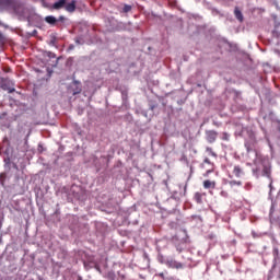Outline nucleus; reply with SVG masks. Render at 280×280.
Here are the masks:
<instances>
[{"label": "nucleus", "instance_id": "obj_15", "mask_svg": "<svg viewBox=\"0 0 280 280\" xmlns=\"http://www.w3.org/2000/svg\"><path fill=\"white\" fill-rule=\"evenodd\" d=\"M222 141H230L231 136L228 132H223L221 136Z\"/></svg>", "mask_w": 280, "mask_h": 280}, {"label": "nucleus", "instance_id": "obj_20", "mask_svg": "<svg viewBox=\"0 0 280 280\" xmlns=\"http://www.w3.org/2000/svg\"><path fill=\"white\" fill-rule=\"evenodd\" d=\"M177 250H178L179 253H182V249H180V248H177Z\"/></svg>", "mask_w": 280, "mask_h": 280}, {"label": "nucleus", "instance_id": "obj_2", "mask_svg": "<svg viewBox=\"0 0 280 280\" xmlns=\"http://www.w3.org/2000/svg\"><path fill=\"white\" fill-rule=\"evenodd\" d=\"M166 266H167V268H173V269L175 268L176 270H180L184 268L183 262H178L175 259L166 260Z\"/></svg>", "mask_w": 280, "mask_h": 280}, {"label": "nucleus", "instance_id": "obj_7", "mask_svg": "<svg viewBox=\"0 0 280 280\" xmlns=\"http://www.w3.org/2000/svg\"><path fill=\"white\" fill-rule=\"evenodd\" d=\"M234 15L235 19H237V21H240V23H242L244 21V15L242 14V11L240 10V8H235L234 9Z\"/></svg>", "mask_w": 280, "mask_h": 280}, {"label": "nucleus", "instance_id": "obj_3", "mask_svg": "<svg viewBox=\"0 0 280 280\" xmlns=\"http://www.w3.org/2000/svg\"><path fill=\"white\" fill-rule=\"evenodd\" d=\"M270 174H271L270 161L265 160L262 162V176H267V178H270Z\"/></svg>", "mask_w": 280, "mask_h": 280}, {"label": "nucleus", "instance_id": "obj_8", "mask_svg": "<svg viewBox=\"0 0 280 280\" xmlns=\"http://www.w3.org/2000/svg\"><path fill=\"white\" fill-rule=\"evenodd\" d=\"M233 174L236 176V178H241L244 174V171H242V167L240 166H234Z\"/></svg>", "mask_w": 280, "mask_h": 280}, {"label": "nucleus", "instance_id": "obj_4", "mask_svg": "<svg viewBox=\"0 0 280 280\" xmlns=\"http://www.w3.org/2000/svg\"><path fill=\"white\" fill-rule=\"evenodd\" d=\"M2 89H3V91H8V93H14V91H16L14 89V84L8 80L3 81Z\"/></svg>", "mask_w": 280, "mask_h": 280}, {"label": "nucleus", "instance_id": "obj_19", "mask_svg": "<svg viewBox=\"0 0 280 280\" xmlns=\"http://www.w3.org/2000/svg\"><path fill=\"white\" fill-rule=\"evenodd\" d=\"M48 56L51 58L52 54H51V52H49V55H48ZM52 58H56V55H54V56H52Z\"/></svg>", "mask_w": 280, "mask_h": 280}, {"label": "nucleus", "instance_id": "obj_23", "mask_svg": "<svg viewBox=\"0 0 280 280\" xmlns=\"http://www.w3.org/2000/svg\"><path fill=\"white\" fill-rule=\"evenodd\" d=\"M0 38H1V34H0Z\"/></svg>", "mask_w": 280, "mask_h": 280}, {"label": "nucleus", "instance_id": "obj_21", "mask_svg": "<svg viewBox=\"0 0 280 280\" xmlns=\"http://www.w3.org/2000/svg\"><path fill=\"white\" fill-rule=\"evenodd\" d=\"M177 250H178L179 253H182V249H180V248H177Z\"/></svg>", "mask_w": 280, "mask_h": 280}, {"label": "nucleus", "instance_id": "obj_14", "mask_svg": "<svg viewBox=\"0 0 280 280\" xmlns=\"http://www.w3.org/2000/svg\"><path fill=\"white\" fill-rule=\"evenodd\" d=\"M132 10V5L130 4H125L122 8V12H125V14H128V12H130Z\"/></svg>", "mask_w": 280, "mask_h": 280}, {"label": "nucleus", "instance_id": "obj_10", "mask_svg": "<svg viewBox=\"0 0 280 280\" xmlns=\"http://www.w3.org/2000/svg\"><path fill=\"white\" fill-rule=\"evenodd\" d=\"M45 21H46V23H49V25H55L57 20H56V18H54V15H48L45 18Z\"/></svg>", "mask_w": 280, "mask_h": 280}, {"label": "nucleus", "instance_id": "obj_22", "mask_svg": "<svg viewBox=\"0 0 280 280\" xmlns=\"http://www.w3.org/2000/svg\"><path fill=\"white\" fill-rule=\"evenodd\" d=\"M4 141H8V138H4Z\"/></svg>", "mask_w": 280, "mask_h": 280}, {"label": "nucleus", "instance_id": "obj_16", "mask_svg": "<svg viewBox=\"0 0 280 280\" xmlns=\"http://www.w3.org/2000/svg\"><path fill=\"white\" fill-rule=\"evenodd\" d=\"M205 163H206L207 165H211V166L213 167V163H211V160H209V158H206V159L203 160V163L201 164V167H202V168H205Z\"/></svg>", "mask_w": 280, "mask_h": 280}, {"label": "nucleus", "instance_id": "obj_13", "mask_svg": "<svg viewBox=\"0 0 280 280\" xmlns=\"http://www.w3.org/2000/svg\"><path fill=\"white\" fill-rule=\"evenodd\" d=\"M206 150H207L208 154H210V156H213L214 159H218V153L214 152L212 148L208 147Z\"/></svg>", "mask_w": 280, "mask_h": 280}, {"label": "nucleus", "instance_id": "obj_9", "mask_svg": "<svg viewBox=\"0 0 280 280\" xmlns=\"http://www.w3.org/2000/svg\"><path fill=\"white\" fill-rule=\"evenodd\" d=\"M67 12H75V0H72L66 5Z\"/></svg>", "mask_w": 280, "mask_h": 280}, {"label": "nucleus", "instance_id": "obj_11", "mask_svg": "<svg viewBox=\"0 0 280 280\" xmlns=\"http://www.w3.org/2000/svg\"><path fill=\"white\" fill-rule=\"evenodd\" d=\"M194 198L197 205H202V194L196 192Z\"/></svg>", "mask_w": 280, "mask_h": 280}, {"label": "nucleus", "instance_id": "obj_12", "mask_svg": "<svg viewBox=\"0 0 280 280\" xmlns=\"http://www.w3.org/2000/svg\"><path fill=\"white\" fill-rule=\"evenodd\" d=\"M229 185H230V187H235V185L237 187H242V182L241 180H230Z\"/></svg>", "mask_w": 280, "mask_h": 280}, {"label": "nucleus", "instance_id": "obj_17", "mask_svg": "<svg viewBox=\"0 0 280 280\" xmlns=\"http://www.w3.org/2000/svg\"><path fill=\"white\" fill-rule=\"evenodd\" d=\"M209 174H213V167L207 170L206 173H203V177H205V178H208V177H209Z\"/></svg>", "mask_w": 280, "mask_h": 280}, {"label": "nucleus", "instance_id": "obj_18", "mask_svg": "<svg viewBox=\"0 0 280 280\" xmlns=\"http://www.w3.org/2000/svg\"><path fill=\"white\" fill-rule=\"evenodd\" d=\"M159 277H161V279H165V273L161 272L159 273Z\"/></svg>", "mask_w": 280, "mask_h": 280}, {"label": "nucleus", "instance_id": "obj_6", "mask_svg": "<svg viewBox=\"0 0 280 280\" xmlns=\"http://www.w3.org/2000/svg\"><path fill=\"white\" fill-rule=\"evenodd\" d=\"M67 5V0H59L52 4L54 10H60Z\"/></svg>", "mask_w": 280, "mask_h": 280}, {"label": "nucleus", "instance_id": "obj_1", "mask_svg": "<svg viewBox=\"0 0 280 280\" xmlns=\"http://www.w3.org/2000/svg\"><path fill=\"white\" fill-rule=\"evenodd\" d=\"M218 139V131L215 130H207L206 131V140L208 143H215Z\"/></svg>", "mask_w": 280, "mask_h": 280}, {"label": "nucleus", "instance_id": "obj_5", "mask_svg": "<svg viewBox=\"0 0 280 280\" xmlns=\"http://www.w3.org/2000/svg\"><path fill=\"white\" fill-rule=\"evenodd\" d=\"M203 188L205 189H215V180H203Z\"/></svg>", "mask_w": 280, "mask_h": 280}]
</instances>
